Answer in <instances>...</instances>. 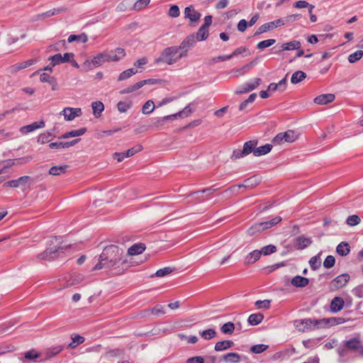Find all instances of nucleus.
Instances as JSON below:
<instances>
[{"instance_id":"f257e3e1","label":"nucleus","mask_w":363,"mask_h":363,"mask_svg":"<svg viewBox=\"0 0 363 363\" xmlns=\"http://www.w3.org/2000/svg\"><path fill=\"white\" fill-rule=\"evenodd\" d=\"M123 250L115 245H110L104 247L99 258V262L93 267L92 271L101 269H118L126 263L123 259Z\"/></svg>"},{"instance_id":"f03ea898","label":"nucleus","mask_w":363,"mask_h":363,"mask_svg":"<svg viewBox=\"0 0 363 363\" xmlns=\"http://www.w3.org/2000/svg\"><path fill=\"white\" fill-rule=\"evenodd\" d=\"M125 55V52L123 48H118L115 50H110L98 54L96 56L89 61L86 60L82 68L84 71L91 69L94 67L100 66L106 62H118L123 58Z\"/></svg>"},{"instance_id":"7ed1b4c3","label":"nucleus","mask_w":363,"mask_h":363,"mask_svg":"<svg viewBox=\"0 0 363 363\" xmlns=\"http://www.w3.org/2000/svg\"><path fill=\"white\" fill-rule=\"evenodd\" d=\"M179 48L177 46L166 48L161 52L160 57L155 59V63L164 62L172 65L182 58L179 57Z\"/></svg>"},{"instance_id":"20e7f679","label":"nucleus","mask_w":363,"mask_h":363,"mask_svg":"<svg viewBox=\"0 0 363 363\" xmlns=\"http://www.w3.org/2000/svg\"><path fill=\"white\" fill-rule=\"evenodd\" d=\"M50 242V243L49 245V247H48L44 252L38 255V259L44 260H50L55 257L57 253L59 252V250L61 249V247L60 246V238H57L56 237L52 238Z\"/></svg>"},{"instance_id":"39448f33","label":"nucleus","mask_w":363,"mask_h":363,"mask_svg":"<svg viewBox=\"0 0 363 363\" xmlns=\"http://www.w3.org/2000/svg\"><path fill=\"white\" fill-rule=\"evenodd\" d=\"M50 242V243L49 245V247H48L44 252L38 255V259L44 260H50L55 257L57 253L59 252V250L61 249V247L60 246V238H57L56 237L52 238Z\"/></svg>"},{"instance_id":"423d86ee","label":"nucleus","mask_w":363,"mask_h":363,"mask_svg":"<svg viewBox=\"0 0 363 363\" xmlns=\"http://www.w3.org/2000/svg\"><path fill=\"white\" fill-rule=\"evenodd\" d=\"M261 182L260 177L258 176H253L244 181L242 184L232 186L229 189L225 191V193H229L230 194H235L238 193L239 189L243 188H254L258 185Z\"/></svg>"},{"instance_id":"0eeeda50","label":"nucleus","mask_w":363,"mask_h":363,"mask_svg":"<svg viewBox=\"0 0 363 363\" xmlns=\"http://www.w3.org/2000/svg\"><path fill=\"white\" fill-rule=\"evenodd\" d=\"M324 320L322 319H311V318H306L300 320H297L296 323H298L300 325H303L302 329H299V330H302V332H306L311 330L319 329L321 328H324Z\"/></svg>"},{"instance_id":"6e6552de","label":"nucleus","mask_w":363,"mask_h":363,"mask_svg":"<svg viewBox=\"0 0 363 363\" xmlns=\"http://www.w3.org/2000/svg\"><path fill=\"white\" fill-rule=\"evenodd\" d=\"M196 43V37L194 33L188 35L180 44L177 46L179 50H182L179 53V57H184L187 55L189 50Z\"/></svg>"},{"instance_id":"1a4fd4ad","label":"nucleus","mask_w":363,"mask_h":363,"mask_svg":"<svg viewBox=\"0 0 363 363\" xmlns=\"http://www.w3.org/2000/svg\"><path fill=\"white\" fill-rule=\"evenodd\" d=\"M284 25H285V21L282 18H279L269 23H266L257 28V30L255 33V36L259 35L262 33H266L269 30H273L279 26Z\"/></svg>"},{"instance_id":"9d476101","label":"nucleus","mask_w":363,"mask_h":363,"mask_svg":"<svg viewBox=\"0 0 363 363\" xmlns=\"http://www.w3.org/2000/svg\"><path fill=\"white\" fill-rule=\"evenodd\" d=\"M347 350L357 352L361 356H363V345L359 337H353L344 342Z\"/></svg>"},{"instance_id":"9b49d317","label":"nucleus","mask_w":363,"mask_h":363,"mask_svg":"<svg viewBox=\"0 0 363 363\" xmlns=\"http://www.w3.org/2000/svg\"><path fill=\"white\" fill-rule=\"evenodd\" d=\"M350 277L348 274L345 273L341 275L335 277L330 283V289L332 291L337 290L340 288H342L348 283L350 281Z\"/></svg>"},{"instance_id":"f8f14e48","label":"nucleus","mask_w":363,"mask_h":363,"mask_svg":"<svg viewBox=\"0 0 363 363\" xmlns=\"http://www.w3.org/2000/svg\"><path fill=\"white\" fill-rule=\"evenodd\" d=\"M143 150L142 145H137L135 147L128 149L125 152H115L113 155L114 159H116L118 162H122L125 157H129L134 155L135 153Z\"/></svg>"},{"instance_id":"ddd939ff","label":"nucleus","mask_w":363,"mask_h":363,"mask_svg":"<svg viewBox=\"0 0 363 363\" xmlns=\"http://www.w3.org/2000/svg\"><path fill=\"white\" fill-rule=\"evenodd\" d=\"M201 14L196 11L194 6L191 5L185 8L184 9V17L189 19L191 23H198Z\"/></svg>"},{"instance_id":"4468645a","label":"nucleus","mask_w":363,"mask_h":363,"mask_svg":"<svg viewBox=\"0 0 363 363\" xmlns=\"http://www.w3.org/2000/svg\"><path fill=\"white\" fill-rule=\"evenodd\" d=\"M74 56V55L72 52H66L63 56L61 54H56L50 57L49 60H51L52 66L54 67L61 63L68 62Z\"/></svg>"},{"instance_id":"2eb2a0df","label":"nucleus","mask_w":363,"mask_h":363,"mask_svg":"<svg viewBox=\"0 0 363 363\" xmlns=\"http://www.w3.org/2000/svg\"><path fill=\"white\" fill-rule=\"evenodd\" d=\"M262 80L260 78H255L252 82H249L244 84L239 90L235 91L236 94H242L244 93L250 92L257 87H258Z\"/></svg>"},{"instance_id":"dca6fc26","label":"nucleus","mask_w":363,"mask_h":363,"mask_svg":"<svg viewBox=\"0 0 363 363\" xmlns=\"http://www.w3.org/2000/svg\"><path fill=\"white\" fill-rule=\"evenodd\" d=\"M32 160H33V157L31 156H26L23 157L17 158V159H14V160H5L2 162V164L1 165L2 166L1 168L5 172L6 169L9 168V167H12L13 165H14L16 164V162H17V164H22L28 163V162H30Z\"/></svg>"},{"instance_id":"f3484780","label":"nucleus","mask_w":363,"mask_h":363,"mask_svg":"<svg viewBox=\"0 0 363 363\" xmlns=\"http://www.w3.org/2000/svg\"><path fill=\"white\" fill-rule=\"evenodd\" d=\"M61 115H63L65 119L67 121H72L77 116H80L82 115L81 108H65L61 112Z\"/></svg>"},{"instance_id":"a211bd4d","label":"nucleus","mask_w":363,"mask_h":363,"mask_svg":"<svg viewBox=\"0 0 363 363\" xmlns=\"http://www.w3.org/2000/svg\"><path fill=\"white\" fill-rule=\"evenodd\" d=\"M30 180H31V178L29 176H23V177H19L17 179L11 180V181L5 182L4 184V186L17 188L21 185L26 184Z\"/></svg>"},{"instance_id":"6ab92c4d","label":"nucleus","mask_w":363,"mask_h":363,"mask_svg":"<svg viewBox=\"0 0 363 363\" xmlns=\"http://www.w3.org/2000/svg\"><path fill=\"white\" fill-rule=\"evenodd\" d=\"M45 125L44 121H40L39 122H34L31 124L23 126L20 128V132L22 134H28L30 132H33L38 128H44Z\"/></svg>"},{"instance_id":"aec40b11","label":"nucleus","mask_w":363,"mask_h":363,"mask_svg":"<svg viewBox=\"0 0 363 363\" xmlns=\"http://www.w3.org/2000/svg\"><path fill=\"white\" fill-rule=\"evenodd\" d=\"M335 99V96L333 94H325L316 96L313 101L315 104L320 105H325L328 103L333 102Z\"/></svg>"},{"instance_id":"412c9836","label":"nucleus","mask_w":363,"mask_h":363,"mask_svg":"<svg viewBox=\"0 0 363 363\" xmlns=\"http://www.w3.org/2000/svg\"><path fill=\"white\" fill-rule=\"evenodd\" d=\"M35 62H36V60L31 59V60H28L25 62L15 64L10 67V72L12 74L16 73V72L20 71L21 69L27 68V67L34 65Z\"/></svg>"},{"instance_id":"4be33fe9","label":"nucleus","mask_w":363,"mask_h":363,"mask_svg":"<svg viewBox=\"0 0 363 363\" xmlns=\"http://www.w3.org/2000/svg\"><path fill=\"white\" fill-rule=\"evenodd\" d=\"M301 43L298 40H291L290 42L284 43L281 45V48L280 50L277 51V53H279L282 51L286 50H299L301 48Z\"/></svg>"},{"instance_id":"5701e85b","label":"nucleus","mask_w":363,"mask_h":363,"mask_svg":"<svg viewBox=\"0 0 363 363\" xmlns=\"http://www.w3.org/2000/svg\"><path fill=\"white\" fill-rule=\"evenodd\" d=\"M345 306V301L341 297H335L330 303V310L333 313L340 311Z\"/></svg>"},{"instance_id":"b1692460","label":"nucleus","mask_w":363,"mask_h":363,"mask_svg":"<svg viewBox=\"0 0 363 363\" xmlns=\"http://www.w3.org/2000/svg\"><path fill=\"white\" fill-rule=\"evenodd\" d=\"M324 321V328L328 327V326H333L337 325H340L344 323L347 322L350 320L349 318H345L342 317H334V318H323Z\"/></svg>"},{"instance_id":"393cba45","label":"nucleus","mask_w":363,"mask_h":363,"mask_svg":"<svg viewBox=\"0 0 363 363\" xmlns=\"http://www.w3.org/2000/svg\"><path fill=\"white\" fill-rule=\"evenodd\" d=\"M261 257L259 250H255L250 252L245 258V264L248 266L257 262Z\"/></svg>"},{"instance_id":"a878e982","label":"nucleus","mask_w":363,"mask_h":363,"mask_svg":"<svg viewBox=\"0 0 363 363\" xmlns=\"http://www.w3.org/2000/svg\"><path fill=\"white\" fill-rule=\"evenodd\" d=\"M234 345L233 341L229 340L218 341L216 343L214 349L217 352H221L233 347Z\"/></svg>"},{"instance_id":"bb28decb","label":"nucleus","mask_w":363,"mask_h":363,"mask_svg":"<svg viewBox=\"0 0 363 363\" xmlns=\"http://www.w3.org/2000/svg\"><path fill=\"white\" fill-rule=\"evenodd\" d=\"M86 132V128H82L78 130H73L62 134L59 137V139H66L72 137H78L84 135Z\"/></svg>"},{"instance_id":"cd10ccee","label":"nucleus","mask_w":363,"mask_h":363,"mask_svg":"<svg viewBox=\"0 0 363 363\" xmlns=\"http://www.w3.org/2000/svg\"><path fill=\"white\" fill-rule=\"evenodd\" d=\"M312 242V240L310 238H306L303 235L298 236L296 238V244L297 246V249L303 250L304 248L309 246Z\"/></svg>"},{"instance_id":"c85d7f7f","label":"nucleus","mask_w":363,"mask_h":363,"mask_svg":"<svg viewBox=\"0 0 363 363\" xmlns=\"http://www.w3.org/2000/svg\"><path fill=\"white\" fill-rule=\"evenodd\" d=\"M291 284L296 287H305L309 283L308 278L297 275L292 278L291 281Z\"/></svg>"},{"instance_id":"c756f323","label":"nucleus","mask_w":363,"mask_h":363,"mask_svg":"<svg viewBox=\"0 0 363 363\" xmlns=\"http://www.w3.org/2000/svg\"><path fill=\"white\" fill-rule=\"evenodd\" d=\"M258 141L257 140H252L247 141L243 145V152L245 153L246 155H248L250 153H253L256 149V146L257 145Z\"/></svg>"},{"instance_id":"7c9ffc66","label":"nucleus","mask_w":363,"mask_h":363,"mask_svg":"<svg viewBox=\"0 0 363 363\" xmlns=\"http://www.w3.org/2000/svg\"><path fill=\"white\" fill-rule=\"evenodd\" d=\"M145 250V245L143 243H136L132 245L128 250V254L130 255H136L141 254Z\"/></svg>"},{"instance_id":"2f4dec72","label":"nucleus","mask_w":363,"mask_h":363,"mask_svg":"<svg viewBox=\"0 0 363 363\" xmlns=\"http://www.w3.org/2000/svg\"><path fill=\"white\" fill-rule=\"evenodd\" d=\"M240 359V355L235 352H229L222 357L223 361L229 363H238Z\"/></svg>"},{"instance_id":"473e14b6","label":"nucleus","mask_w":363,"mask_h":363,"mask_svg":"<svg viewBox=\"0 0 363 363\" xmlns=\"http://www.w3.org/2000/svg\"><path fill=\"white\" fill-rule=\"evenodd\" d=\"M145 313L147 315H154L156 316H160L161 315H164L165 313L164 306L162 305L157 304L154 308L151 309H147L145 311Z\"/></svg>"},{"instance_id":"72a5a7b5","label":"nucleus","mask_w":363,"mask_h":363,"mask_svg":"<svg viewBox=\"0 0 363 363\" xmlns=\"http://www.w3.org/2000/svg\"><path fill=\"white\" fill-rule=\"evenodd\" d=\"M264 319V315L261 313H252L248 317V323L251 325L259 324Z\"/></svg>"},{"instance_id":"f704fd0d","label":"nucleus","mask_w":363,"mask_h":363,"mask_svg":"<svg viewBox=\"0 0 363 363\" xmlns=\"http://www.w3.org/2000/svg\"><path fill=\"white\" fill-rule=\"evenodd\" d=\"M336 252L340 256H346L350 252V247L347 242H342L337 246Z\"/></svg>"},{"instance_id":"c9c22d12","label":"nucleus","mask_w":363,"mask_h":363,"mask_svg":"<svg viewBox=\"0 0 363 363\" xmlns=\"http://www.w3.org/2000/svg\"><path fill=\"white\" fill-rule=\"evenodd\" d=\"M282 218L280 216H276L269 221H264L259 223L260 225H262V229L264 231V230L271 228L275 225L278 224L281 221Z\"/></svg>"},{"instance_id":"e433bc0d","label":"nucleus","mask_w":363,"mask_h":363,"mask_svg":"<svg viewBox=\"0 0 363 363\" xmlns=\"http://www.w3.org/2000/svg\"><path fill=\"white\" fill-rule=\"evenodd\" d=\"M272 149V145L270 144H266L262 146L256 147V149L254 152V155L256 157H259L262 155H264L269 153Z\"/></svg>"},{"instance_id":"4c0bfd02","label":"nucleus","mask_w":363,"mask_h":363,"mask_svg":"<svg viewBox=\"0 0 363 363\" xmlns=\"http://www.w3.org/2000/svg\"><path fill=\"white\" fill-rule=\"evenodd\" d=\"M194 35L196 37V42L197 40H199V41L205 40L208 37V35H209L208 30L207 28L201 26L199 28V29L198 30V31L196 33H194Z\"/></svg>"},{"instance_id":"58836bf2","label":"nucleus","mask_w":363,"mask_h":363,"mask_svg":"<svg viewBox=\"0 0 363 363\" xmlns=\"http://www.w3.org/2000/svg\"><path fill=\"white\" fill-rule=\"evenodd\" d=\"M91 108L93 109V113L95 117L99 118L101 116L102 111L104 110V105L99 101H94L91 104Z\"/></svg>"},{"instance_id":"ea45409f","label":"nucleus","mask_w":363,"mask_h":363,"mask_svg":"<svg viewBox=\"0 0 363 363\" xmlns=\"http://www.w3.org/2000/svg\"><path fill=\"white\" fill-rule=\"evenodd\" d=\"M67 165L53 166L50 169L49 174L50 175L58 176L65 173L67 170Z\"/></svg>"},{"instance_id":"a19ab883","label":"nucleus","mask_w":363,"mask_h":363,"mask_svg":"<svg viewBox=\"0 0 363 363\" xmlns=\"http://www.w3.org/2000/svg\"><path fill=\"white\" fill-rule=\"evenodd\" d=\"M87 40H88V36L84 33H82L79 35H70L67 39L68 43H72L74 41H79V42L85 43L87 42Z\"/></svg>"},{"instance_id":"79ce46f5","label":"nucleus","mask_w":363,"mask_h":363,"mask_svg":"<svg viewBox=\"0 0 363 363\" xmlns=\"http://www.w3.org/2000/svg\"><path fill=\"white\" fill-rule=\"evenodd\" d=\"M309 264L313 270H317L320 268L321 265L320 252L310 259Z\"/></svg>"},{"instance_id":"37998d69","label":"nucleus","mask_w":363,"mask_h":363,"mask_svg":"<svg viewBox=\"0 0 363 363\" xmlns=\"http://www.w3.org/2000/svg\"><path fill=\"white\" fill-rule=\"evenodd\" d=\"M235 325L232 322H228L220 327V331L225 335H231L235 329Z\"/></svg>"},{"instance_id":"c03bdc74","label":"nucleus","mask_w":363,"mask_h":363,"mask_svg":"<svg viewBox=\"0 0 363 363\" xmlns=\"http://www.w3.org/2000/svg\"><path fill=\"white\" fill-rule=\"evenodd\" d=\"M306 74L305 72L303 71H296L292 74L291 82L296 84L306 79Z\"/></svg>"},{"instance_id":"a18cd8bd","label":"nucleus","mask_w":363,"mask_h":363,"mask_svg":"<svg viewBox=\"0 0 363 363\" xmlns=\"http://www.w3.org/2000/svg\"><path fill=\"white\" fill-rule=\"evenodd\" d=\"M138 72V70H135L133 68L128 69L122 72L120 74V75L118 77V81H123V80H125L126 79H128V78H130V77H132L133 75L135 74Z\"/></svg>"},{"instance_id":"49530a36","label":"nucleus","mask_w":363,"mask_h":363,"mask_svg":"<svg viewBox=\"0 0 363 363\" xmlns=\"http://www.w3.org/2000/svg\"><path fill=\"white\" fill-rule=\"evenodd\" d=\"M84 342V337L79 335H75L74 336H72V342L68 345L69 348H75L79 345L83 343Z\"/></svg>"},{"instance_id":"de8ad7c7","label":"nucleus","mask_w":363,"mask_h":363,"mask_svg":"<svg viewBox=\"0 0 363 363\" xmlns=\"http://www.w3.org/2000/svg\"><path fill=\"white\" fill-rule=\"evenodd\" d=\"M200 335L204 340H211L216 335V331L214 329L209 328L200 332Z\"/></svg>"},{"instance_id":"09e8293b","label":"nucleus","mask_w":363,"mask_h":363,"mask_svg":"<svg viewBox=\"0 0 363 363\" xmlns=\"http://www.w3.org/2000/svg\"><path fill=\"white\" fill-rule=\"evenodd\" d=\"M275 43H276L275 39L264 40L260 41L257 43V48L258 50H262L272 46Z\"/></svg>"},{"instance_id":"8fccbe9b","label":"nucleus","mask_w":363,"mask_h":363,"mask_svg":"<svg viewBox=\"0 0 363 363\" xmlns=\"http://www.w3.org/2000/svg\"><path fill=\"white\" fill-rule=\"evenodd\" d=\"M282 133L284 142L292 143L297 138L295 132L292 130H288L287 131Z\"/></svg>"},{"instance_id":"3c124183","label":"nucleus","mask_w":363,"mask_h":363,"mask_svg":"<svg viewBox=\"0 0 363 363\" xmlns=\"http://www.w3.org/2000/svg\"><path fill=\"white\" fill-rule=\"evenodd\" d=\"M155 109V104L152 100H148L143 106L142 111L144 114H150Z\"/></svg>"},{"instance_id":"603ef678","label":"nucleus","mask_w":363,"mask_h":363,"mask_svg":"<svg viewBox=\"0 0 363 363\" xmlns=\"http://www.w3.org/2000/svg\"><path fill=\"white\" fill-rule=\"evenodd\" d=\"M261 252V255H263L264 256L269 255L272 253H274L277 252V247L274 245H268L264 247H263L261 250H259Z\"/></svg>"},{"instance_id":"864d4df0","label":"nucleus","mask_w":363,"mask_h":363,"mask_svg":"<svg viewBox=\"0 0 363 363\" xmlns=\"http://www.w3.org/2000/svg\"><path fill=\"white\" fill-rule=\"evenodd\" d=\"M50 132H45L39 135L38 138V142L40 144H45L50 140V138H54Z\"/></svg>"},{"instance_id":"5fc2aeb1","label":"nucleus","mask_w":363,"mask_h":363,"mask_svg":"<svg viewBox=\"0 0 363 363\" xmlns=\"http://www.w3.org/2000/svg\"><path fill=\"white\" fill-rule=\"evenodd\" d=\"M143 87L141 81L135 83V84L130 86L121 91V94H129L138 90Z\"/></svg>"},{"instance_id":"6e6d98bb","label":"nucleus","mask_w":363,"mask_h":363,"mask_svg":"<svg viewBox=\"0 0 363 363\" xmlns=\"http://www.w3.org/2000/svg\"><path fill=\"white\" fill-rule=\"evenodd\" d=\"M262 231V225H260L259 223H255L247 230V234L250 236H254Z\"/></svg>"},{"instance_id":"4d7b16f0","label":"nucleus","mask_w":363,"mask_h":363,"mask_svg":"<svg viewBox=\"0 0 363 363\" xmlns=\"http://www.w3.org/2000/svg\"><path fill=\"white\" fill-rule=\"evenodd\" d=\"M363 57V51L357 50L352 54H350L348 57V61L350 63H354L359 60Z\"/></svg>"},{"instance_id":"13d9d810","label":"nucleus","mask_w":363,"mask_h":363,"mask_svg":"<svg viewBox=\"0 0 363 363\" xmlns=\"http://www.w3.org/2000/svg\"><path fill=\"white\" fill-rule=\"evenodd\" d=\"M361 221L360 218L357 215H352L347 217L346 223L350 226H355Z\"/></svg>"},{"instance_id":"bf43d9fd","label":"nucleus","mask_w":363,"mask_h":363,"mask_svg":"<svg viewBox=\"0 0 363 363\" xmlns=\"http://www.w3.org/2000/svg\"><path fill=\"white\" fill-rule=\"evenodd\" d=\"M268 348V345L264 344H258L251 347L250 351L255 354H260Z\"/></svg>"},{"instance_id":"052dcab7","label":"nucleus","mask_w":363,"mask_h":363,"mask_svg":"<svg viewBox=\"0 0 363 363\" xmlns=\"http://www.w3.org/2000/svg\"><path fill=\"white\" fill-rule=\"evenodd\" d=\"M218 189V188H214V186H213L209 188L203 189L201 191H194V192L190 194L189 196L199 195L200 194H204V193L207 194L208 195H211V194H213Z\"/></svg>"},{"instance_id":"680f3d73","label":"nucleus","mask_w":363,"mask_h":363,"mask_svg":"<svg viewBox=\"0 0 363 363\" xmlns=\"http://www.w3.org/2000/svg\"><path fill=\"white\" fill-rule=\"evenodd\" d=\"M335 264V258L333 255H328L326 257L323 262V267L326 269L333 267Z\"/></svg>"},{"instance_id":"e2e57ef3","label":"nucleus","mask_w":363,"mask_h":363,"mask_svg":"<svg viewBox=\"0 0 363 363\" xmlns=\"http://www.w3.org/2000/svg\"><path fill=\"white\" fill-rule=\"evenodd\" d=\"M173 270L174 269L172 268L166 267L164 268L158 269L155 273V276L157 277H162L169 274L173 272Z\"/></svg>"},{"instance_id":"0e129e2a","label":"nucleus","mask_w":363,"mask_h":363,"mask_svg":"<svg viewBox=\"0 0 363 363\" xmlns=\"http://www.w3.org/2000/svg\"><path fill=\"white\" fill-rule=\"evenodd\" d=\"M270 303L271 301L267 299L263 301L258 300L255 302V306L259 309H268L270 306Z\"/></svg>"},{"instance_id":"69168bd1","label":"nucleus","mask_w":363,"mask_h":363,"mask_svg":"<svg viewBox=\"0 0 363 363\" xmlns=\"http://www.w3.org/2000/svg\"><path fill=\"white\" fill-rule=\"evenodd\" d=\"M131 104L125 101H119L117 104L118 110L121 113L126 112L130 108Z\"/></svg>"},{"instance_id":"338daca9","label":"nucleus","mask_w":363,"mask_h":363,"mask_svg":"<svg viewBox=\"0 0 363 363\" xmlns=\"http://www.w3.org/2000/svg\"><path fill=\"white\" fill-rule=\"evenodd\" d=\"M150 0H138L135 3L133 9L135 10H141L142 9L147 6L150 4Z\"/></svg>"},{"instance_id":"774afa93","label":"nucleus","mask_w":363,"mask_h":363,"mask_svg":"<svg viewBox=\"0 0 363 363\" xmlns=\"http://www.w3.org/2000/svg\"><path fill=\"white\" fill-rule=\"evenodd\" d=\"M168 14L172 18H177L180 15L179 8L177 5L170 6Z\"/></svg>"}]
</instances>
